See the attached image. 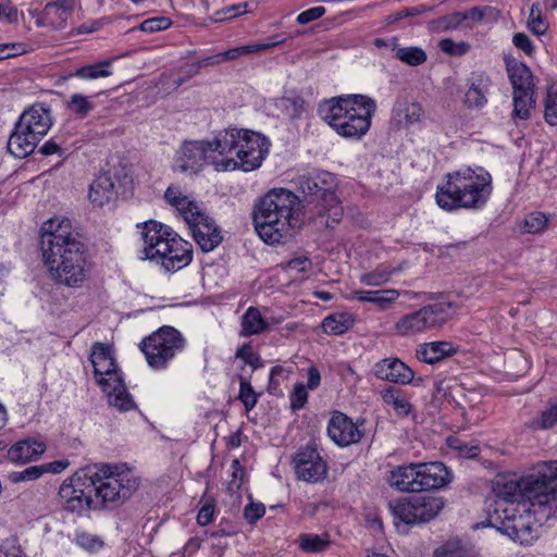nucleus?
Here are the masks:
<instances>
[{
  "label": "nucleus",
  "mask_w": 557,
  "mask_h": 557,
  "mask_svg": "<svg viewBox=\"0 0 557 557\" xmlns=\"http://www.w3.org/2000/svg\"><path fill=\"white\" fill-rule=\"evenodd\" d=\"M165 200L174 207L187 224L199 219L202 213L196 202L189 200L178 187L169 186L164 193Z\"/></svg>",
  "instance_id": "nucleus-23"
},
{
  "label": "nucleus",
  "mask_w": 557,
  "mask_h": 557,
  "mask_svg": "<svg viewBox=\"0 0 557 557\" xmlns=\"http://www.w3.org/2000/svg\"><path fill=\"white\" fill-rule=\"evenodd\" d=\"M557 423V404L544 410L540 418V426L548 429Z\"/></svg>",
  "instance_id": "nucleus-64"
},
{
  "label": "nucleus",
  "mask_w": 557,
  "mask_h": 557,
  "mask_svg": "<svg viewBox=\"0 0 557 557\" xmlns=\"http://www.w3.org/2000/svg\"><path fill=\"white\" fill-rule=\"evenodd\" d=\"M374 374L377 379L396 384H409L412 382L413 371L398 358H385L374 366Z\"/></svg>",
  "instance_id": "nucleus-20"
},
{
  "label": "nucleus",
  "mask_w": 557,
  "mask_h": 557,
  "mask_svg": "<svg viewBox=\"0 0 557 557\" xmlns=\"http://www.w3.org/2000/svg\"><path fill=\"white\" fill-rule=\"evenodd\" d=\"M327 434L335 444L342 447L357 443L362 437L358 426L342 412H336L329 421Z\"/></svg>",
  "instance_id": "nucleus-19"
},
{
  "label": "nucleus",
  "mask_w": 557,
  "mask_h": 557,
  "mask_svg": "<svg viewBox=\"0 0 557 557\" xmlns=\"http://www.w3.org/2000/svg\"><path fill=\"white\" fill-rule=\"evenodd\" d=\"M215 147L220 156L235 151L240 170L258 169L269 152L270 141L260 133L245 128H226L215 135Z\"/></svg>",
  "instance_id": "nucleus-8"
},
{
  "label": "nucleus",
  "mask_w": 557,
  "mask_h": 557,
  "mask_svg": "<svg viewBox=\"0 0 557 557\" xmlns=\"http://www.w3.org/2000/svg\"><path fill=\"white\" fill-rule=\"evenodd\" d=\"M114 183L108 173H102L89 187V199L97 207H103L114 198Z\"/></svg>",
  "instance_id": "nucleus-30"
},
{
  "label": "nucleus",
  "mask_w": 557,
  "mask_h": 557,
  "mask_svg": "<svg viewBox=\"0 0 557 557\" xmlns=\"http://www.w3.org/2000/svg\"><path fill=\"white\" fill-rule=\"evenodd\" d=\"M513 45L522 50L525 54L532 55L534 53V46L531 39L524 33H517L512 37Z\"/></svg>",
  "instance_id": "nucleus-63"
},
{
  "label": "nucleus",
  "mask_w": 557,
  "mask_h": 557,
  "mask_svg": "<svg viewBox=\"0 0 557 557\" xmlns=\"http://www.w3.org/2000/svg\"><path fill=\"white\" fill-rule=\"evenodd\" d=\"M454 308L451 301L436 302L421 308L428 330L442 326L451 317Z\"/></svg>",
  "instance_id": "nucleus-31"
},
{
  "label": "nucleus",
  "mask_w": 557,
  "mask_h": 557,
  "mask_svg": "<svg viewBox=\"0 0 557 557\" xmlns=\"http://www.w3.org/2000/svg\"><path fill=\"white\" fill-rule=\"evenodd\" d=\"M44 474V468L40 466H32L22 471H14L10 473L9 478L11 482L18 483L25 481H34Z\"/></svg>",
  "instance_id": "nucleus-51"
},
{
  "label": "nucleus",
  "mask_w": 557,
  "mask_h": 557,
  "mask_svg": "<svg viewBox=\"0 0 557 557\" xmlns=\"http://www.w3.org/2000/svg\"><path fill=\"white\" fill-rule=\"evenodd\" d=\"M403 112H404V117L406 120V125H412V124L420 122L421 117L423 115V109L417 102L407 104L404 108Z\"/></svg>",
  "instance_id": "nucleus-57"
},
{
  "label": "nucleus",
  "mask_w": 557,
  "mask_h": 557,
  "mask_svg": "<svg viewBox=\"0 0 557 557\" xmlns=\"http://www.w3.org/2000/svg\"><path fill=\"white\" fill-rule=\"evenodd\" d=\"M265 512V507L261 503H250L244 509V517L250 523H256Z\"/></svg>",
  "instance_id": "nucleus-58"
},
{
  "label": "nucleus",
  "mask_w": 557,
  "mask_h": 557,
  "mask_svg": "<svg viewBox=\"0 0 557 557\" xmlns=\"http://www.w3.org/2000/svg\"><path fill=\"white\" fill-rule=\"evenodd\" d=\"M39 141L40 139L28 131L21 128V125L16 122L15 128L8 140V149L16 158H25L35 150Z\"/></svg>",
  "instance_id": "nucleus-26"
},
{
  "label": "nucleus",
  "mask_w": 557,
  "mask_h": 557,
  "mask_svg": "<svg viewBox=\"0 0 557 557\" xmlns=\"http://www.w3.org/2000/svg\"><path fill=\"white\" fill-rule=\"evenodd\" d=\"M44 262L52 278L69 287H79L88 275L86 245L73 231L72 221L54 216L41 226Z\"/></svg>",
  "instance_id": "nucleus-1"
},
{
  "label": "nucleus",
  "mask_w": 557,
  "mask_h": 557,
  "mask_svg": "<svg viewBox=\"0 0 557 557\" xmlns=\"http://www.w3.org/2000/svg\"><path fill=\"white\" fill-rule=\"evenodd\" d=\"M218 152L215 147V138L209 140H189L184 141L176 151L173 169L185 173H197L203 165L209 164L211 153Z\"/></svg>",
  "instance_id": "nucleus-14"
},
{
  "label": "nucleus",
  "mask_w": 557,
  "mask_h": 557,
  "mask_svg": "<svg viewBox=\"0 0 557 557\" xmlns=\"http://www.w3.org/2000/svg\"><path fill=\"white\" fill-rule=\"evenodd\" d=\"M528 26L535 35H543L548 28L546 22L542 17V10L539 3H533L530 8Z\"/></svg>",
  "instance_id": "nucleus-49"
},
{
  "label": "nucleus",
  "mask_w": 557,
  "mask_h": 557,
  "mask_svg": "<svg viewBox=\"0 0 557 557\" xmlns=\"http://www.w3.org/2000/svg\"><path fill=\"white\" fill-rule=\"evenodd\" d=\"M423 317L421 309L407 314L396 323V329L403 335L414 334L428 330Z\"/></svg>",
  "instance_id": "nucleus-39"
},
{
  "label": "nucleus",
  "mask_w": 557,
  "mask_h": 557,
  "mask_svg": "<svg viewBox=\"0 0 557 557\" xmlns=\"http://www.w3.org/2000/svg\"><path fill=\"white\" fill-rule=\"evenodd\" d=\"M544 117L549 125H557V84L550 85L547 89Z\"/></svg>",
  "instance_id": "nucleus-46"
},
{
  "label": "nucleus",
  "mask_w": 557,
  "mask_h": 557,
  "mask_svg": "<svg viewBox=\"0 0 557 557\" xmlns=\"http://www.w3.org/2000/svg\"><path fill=\"white\" fill-rule=\"evenodd\" d=\"M308 393L302 383L295 385L294 391L290 395V407L293 410L301 409L307 403Z\"/></svg>",
  "instance_id": "nucleus-56"
},
{
  "label": "nucleus",
  "mask_w": 557,
  "mask_h": 557,
  "mask_svg": "<svg viewBox=\"0 0 557 557\" xmlns=\"http://www.w3.org/2000/svg\"><path fill=\"white\" fill-rule=\"evenodd\" d=\"M141 235L146 258L161 263L165 271L174 272L190 263L191 244L174 234L169 226L150 220L144 223Z\"/></svg>",
  "instance_id": "nucleus-5"
},
{
  "label": "nucleus",
  "mask_w": 557,
  "mask_h": 557,
  "mask_svg": "<svg viewBox=\"0 0 557 557\" xmlns=\"http://www.w3.org/2000/svg\"><path fill=\"white\" fill-rule=\"evenodd\" d=\"M395 520L405 524L424 523L434 519L444 507V502L434 496H411L388 504Z\"/></svg>",
  "instance_id": "nucleus-13"
},
{
  "label": "nucleus",
  "mask_w": 557,
  "mask_h": 557,
  "mask_svg": "<svg viewBox=\"0 0 557 557\" xmlns=\"http://www.w3.org/2000/svg\"><path fill=\"white\" fill-rule=\"evenodd\" d=\"M548 223V216L543 212H532L524 218L523 230L529 234L543 232Z\"/></svg>",
  "instance_id": "nucleus-48"
},
{
  "label": "nucleus",
  "mask_w": 557,
  "mask_h": 557,
  "mask_svg": "<svg viewBox=\"0 0 557 557\" xmlns=\"http://www.w3.org/2000/svg\"><path fill=\"white\" fill-rule=\"evenodd\" d=\"M284 110L292 119L298 117L305 109V101L300 97H287L282 100Z\"/></svg>",
  "instance_id": "nucleus-54"
},
{
  "label": "nucleus",
  "mask_w": 557,
  "mask_h": 557,
  "mask_svg": "<svg viewBox=\"0 0 557 557\" xmlns=\"http://www.w3.org/2000/svg\"><path fill=\"white\" fill-rule=\"evenodd\" d=\"M17 123L41 140L52 126L51 111L44 103H35L21 114Z\"/></svg>",
  "instance_id": "nucleus-17"
},
{
  "label": "nucleus",
  "mask_w": 557,
  "mask_h": 557,
  "mask_svg": "<svg viewBox=\"0 0 557 557\" xmlns=\"http://www.w3.org/2000/svg\"><path fill=\"white\" fill-rule=\"evenodd\" d=\"M294 468L298 479L308 483L323 481L329 467L320 453L312 447L300 449L294 457Z\"/></svg>",
  "instance_id": "nucleus-15"
},
{
  "label": "nucleus",
  "mask_w": 557,
  "mask_h": 557,
  "mask_svg": "<svg viewBox=\"0 0 557 557\" xmlns=\"http://www.w3.org/2000/svg\"><path fill=\"white\" fill-rule=\"evenodd\" d=\"M171 25V20L164 16L147 18L139 25L140 30L145 33H154L166 29Z\"/></svg>",
  "instance_id": "nucleus-53"
},
{
  "label": "nucleus",
  "mask_w": 557,
  "mask_h": 557,
  "mask_svg": "<svg viewBox=\"0 0 557 557\" xmlns=\"http://www.w3.org/2000/svg\"><path fill=\"white\" fill-rule=\"evenodd\" d=\"M395 59L399 60L400 62H403L407 65L418 66V65L423 64L426 61L428 55H426V52L420 47H416V46L403 47V46H400L399 48H396Z\"/></svg>",
  "instance_id": "nucleus-40"
},
{
  "label": "nucleus",
  "mask_w": 557,
  "mask_h": 557,
  "mask_svg": "<svg viewBox=\"0 0 557 557\" xmlns=\"http://www.w3.org/2000/svg\"><path fill=\"white\" fill-rule=\"evenodd\" d=\"M330 541L322 539L318 534L304 533L299 535V546L307 553H320L325 550Z\"/></svg>",
  "instance_id": "nucleus-44"
},
{
  "label": "nucleus",
  "mask_w": 557,
  "mask_h": 557,
  "mask_svg": "<svg viewBox=\"0 0 557 557\" xmlns=\"http://www.w3.org/2000/svg\"><path fill=\"white\" fill-rule=\"evenodd\" d=\"M66 108L79 117H85L94 109V104L89 101L88 97L74 94L67 101Z\"/></svg>",
  "instance_id": "nucleus-47"
},
{
  "label": "nucleus",
  "mask_w": 557,
  "mask_h": 557,
  "mask_svg": "<svg viewBox=\"0 0 557 557\" xmlns=\"http://www.w3.org/2000/svg\"><path fill=\"white\" fill-rule=\"evenodd\" d=\"M434 557H474V555L459 541H448L434 550Z\"/></svg>",
  "instance_id": "nucleus-42"
},
{
  "label": "nucleus",
  "mask_w": 557,
  "mask_h": 557,
  "mask_svg": "<svg viewBox=\"0 0 557 557\" xmlns=\"http://www.w3.org/2000/svg\"><path fill=\"white\" fill-rule=\"evenodd\" d=\"M355 319L348 313L331 314L322 322L323 331L326 334L342 335L352 327Z\"/></svg>",
  "instance_id": "nucleus-38"
},
{
  "label": "nucleus",
  "mask_w": 557,
  "mask_h": 557,
  "mask_svg": "<svg viewBox=\"0 0 557 557\" xmlns=\"http://www.w3.org/2000/svg\"><path fill=\"white\" fill-rule=\"evenodd\" d=\"M381 396L384 404L391 406L397 416L405 417L410 412L411 405L401 389L388 386L381 392Z\"/></svg>",
  "instance_id": "nucleus-35"
},
{
  "label": "nucleus",
  "mask_w": 557,
  "mask_h": 557,
  "mask_svg": "<svg viewBox=\"0 0 557 557\" xmlns=\"http://www.w3.org/2000/svg\"><path fill=\"white\" fill-rule=\"evenodd\" d=\"M73 10V1L61 0L55 2H48L44 8V14L51 17V24L55 28L62 29L65 27V24L71 17Z\"/></svg>",
  "instance_id": "nucleus-34"
},
{
  "label": "nucleus",
  "mask_w": 557,
  "mask_h": 557,
  "mask_svg": "<svg viewBox=\"0 0 557 557\" xmlns=\"http://www.w3.org/2000/svg\"><path fill=\"white\" fill-rule=\"evenodd\" d=\"M99 509L113 508L127 500L139 487V478L125 465L103 463L87 469Z\"/></svg>",
  "instance_id": "nucleus-6"
},
{
  "label": "nucleus",
  "mask_w": 557,
  "mask_h": 557,
  "mask_svg": "<svg viewBox=\"0 0 557 557\" xmlns=\"http://www.w3.org/2000/svg\"><path fill=\"white\" fill-rule=\"evenodd\" d=\"M492 194V176L488 172H475L467 168L447 174V182L437 187L436 203L446 211L459 208L480 209Z\"/></svg>",
  "instance_id": "nucleus-4"
},
{
  "label": "nucleus",
  "mask_w": 557,
  "mask_h": 557,
  "mask_svg": "<svg viewBox=\"0 0 557 557\" xmlns=\"http://www.w3.org/2000/svg\"><path fill=\"white\" fill-rule=\"evenodd\" d=\"M465 16L461 14V12H455L438 20L440 26L445 30L456 29L462 25Z\"/></svg>",
  "instance_id": "nucleus-60"
},
{
  "label": "nucleus",
  "mask_w": 557,
  "mask_h": 557,
  "mask_svg": "<svg viewBox=\"0 0 557 557\" xmlns=\"http://www.w3.org/2000/svg\"><path fill=\"white\" fill-rule=\"evenodd\" d=\"M238 398L243 403L246 411L253 409L258 403V395L252 388L249 379L239 377V394Z\"/></svg>",
  "instance_id": "nucleus-45"
},
{
  "label": "nucleus",
  "mask_w": 557,
  "mask_h": 557,
  "mask_svg": "<svg viewBox=\"0 0 557 557\" xmlns=\"http://www.w3.org/2000/svg\"><path fill=\"white\" fill-rule=\"evenodd\" d=\"M457 348L450 342H430L417 347V358L425 363L433 364L455 355Z\"/></svg>",
  "instance_id": "nucleus-28"
},
{
  "label": "nucleus",
  "mask_w": 557,
  "mask_h": 557,
  "mask_svg": "<svg viewBox=\"0 0 557 557\" xmlns=\"http://www.w3.org/2000/svg\"><path fill=\"white\" fill-rule=\"evenodd\" d=\"M90 361L95 379L107 394L109 404L120 411L135 408V401L116 369L110 347L102 343H96L91 349Z\"/></svg>",
  "instance_id": "nucleus-9"
},
{
  "label": "nucleus",
  "mask_w": 557,
  "mask_h": 557,
  "mask_svg": "<svg viewBox=\"0 0 557 557\" xmlns=\"http://www.w3.org/2000/svg\"><path fill=\"white\" fill-rule=\"evenodd\" d=\"M188 226L195 242L203 252L212 251L223 239L219 226L203 212L199 215V219L188 224Z\"/></svg>",
  "instance_id": "nucleus-18"
},
{
  "label": "nucleus",
  "mask_w": 557,
  "mask_h": 557,
  "mask_svg": "<svg viewBox=\"0 0 557 557\" xmlns=\"http://www.w3.org/2000/svg\"><path fill=\"white\" fill-rule=\"evenodd\" d=\"M209 164H213L216 171H233L236 169H240L238 159L235 160L233 158L224 157H222L221 159H216L212 154Z\"/></svg>",
  "instance_id": "nucleus-61"
},
{
  "label": "nucleus",
  "mask_w": 557,
  "mask_h": 557,
  "mask_svg": "<svg viewBox=\"0 0 557 557\" xmlns=\"http://www.w3.org/2000/svg\"><path fill=\"white\" fill-rule=\"evenodd\" d=\"M111 61L106 60L98 63L89 64L77 69L72 76L84 78V79H97L100 77H108L111 75L109 70Z\"/></svg>",
  "instance_id": "nucleus-41"
},
{
  "label": "nucleus",
  "mask_w": 557,
  "mask_h": 557,
  "mask_svg": "<svg viewBox=\"0 0 557 557\" xmlns=\"http://www.w3.org/2000/svg\"><path fill=\"white\" fill-rule=\"evenodd\" d=\"M498 11L491 7H475L470 10L461 12L465 16V22L471 21L472 23L482 21L485 16L496 17L498 15Z\"/></svg>",
  "instance_id": "nucleus-52"
},
{
  "label": "nucleus",
  "mask_w": 557,
  "mask_h": 557,
  "mask_svg": "<svg viewBox=\"0 0 557 557\" xmlns=\"http://www.w3.org/2000/svg\"><path fill=\"white\" fill-rule=\"evenodd\" d=\"M399 297L396 289H377V290H354L351 298L361 302H373L381 309L387 308Z\"/></svg>",
  "instance_id": "nucleus-33"
},
{
  "label": "nucleus",
  "mask_w": 557,
  "mask_h": 557,
  "mask_svg": "<svg viewBox=\"0 0 557 557\" xmlns=\"http://www.w3.org/2000/svg\"><path fill=\"white\" fill-rule=\"evenodd\" d=\"M46 450V444L35 438H25L15 443L8 451L9 459L16 463H26L38 458Z\"/></svg>",
  "instance_id": "nucleus-27"
},
{
  "label": "nucleus",
  "mask_w": 557,
  "mask_h": 557,
  "mask_svg": "<svg viewBox=\"0 0 557 557\" xmlns=\"http://www.w3.org/2000/svg\"><path fill=\"white\" fill-rule=\"evenodd\" d=\"M74 542L88 553H97L104 546V542L99 535L87 531H77Z\"/></svg>",
  "instance_id": "nucleus-43"
},
{
  "label": "nucleus",
  "mask_w": 557,
  "mask_h": 557,
  "mask_svg": "<svg viewBox=\"0 0 557 557\" xmlns=\"http://www.w3.org/2000/svg\"><path fill=\"white\" fill-rule=\"evenodd\" d=\"M418 492L436 490L448 482V470L442 462L418 463Z\"/></svg>",
  "instance_id": "nucleus-22"
},
{
  "label": "nucleus",
  "mask_w": 557,
  "mask_h": 557,
  "mask_svg": "<svg viewBox=\"0 0 557 557\" xmlns=\"http://www.w3.org/2000/svg\"><path fill=\"white\" fill-rule=\"evenodd\" d=\"M242 330L239 335L248 337L259 335L269 330V323L262 317L260 310L256 307H249L242 317Z\"/></svg>",
  "instance_id": "nucleus-32"
},
{
  "label": "nucleus",
  "mask_w": 557,
  "mask_h": 557,
  "mask_svg": "<svg viewBox=\"0 0 557 557\" xmlns=\"http://www.w3.org/2000/svg\"><path fill=\"white\" fill-rule=\"evenodd\" d=\"M298 188L308 206L325 227H333L343 216V208L335 194L336 182L330 172L304 175L297 180Z\"/></svg>",
  "instance_id": "nucleus-7"
},
{
  "label": "nucleus",
  "mask_w": 557,
  "mask_h": 557,
  "mask_svg": "<svg viewBox=\"0 0 557 557\" xmlns=\"http://www.w3.org/2000/svg\"><path fill=\"white\" fill-rule=\"evenodd\" d=\"M59 497L61 507L72 513L82 516L99 509L87 471L76 472L66 479L59 488Z\"/></svg>",
  "instance_id": "nucleus-12"
},
{
  "label": "nucleus",
  "mask_w": 557,
  "mask_h": 557,
  "mask_svg": "<svg viewBox=\"0 0 557 557\" xmlns=\"http://www.w3.org/2000/svg\"><path fill=\"white\" fill-rule=\"evenodd\" d=\"M468 89L465 94L463 104L468 109H481L487 103V94L491 78L485 73H472L467 79Z\"/></svg>",
  "instance_id": "nucleus-21"
},
{
  "label": "nucleus",
  "mask_w": 557,
  "mask_h": 557,
  "mask_svg": "<svg viewBox=\"0 0 557 557\" xmlns=\"http://www.w3.org/2000/svg\"><path fill=\"white\" fill-rule=\"evenodd\" d=\"M534 92L535 91L513 92V119L528 120L531 117V111L535 107Z\"/></svg>",
  "instance_id": "nucleus-37"
},
{
  "label": "nucleus",
  "mask_w": 557,
  "mask_h": 557,
  "mask_svg": "<svg viewBox=\"0 0 557 557\" xmlns=\"http://www.w3.org/2000/svg\"><path fill=\"white\" fill-rule=\"evenodd\" d=\"M545 490V483L539 474H531L522 478L504 476L496 482L495 492L498 497L511 505L530 504L533 512L543 513V502L540 499L542 491Z\"/></svg>",
  "instance_id": "nucleus-10"
},
{
  "label": "nucleus",
  "mask_w": 557,
  "mask_h": 557,
  "mask_svg": "<svg viewBox=\"0 0 557 557\" xmlns=\"http://www.w3.org/2000/svg\"><path fill=\"white\" fill-rule=\"evenodd\" d=\"M550 472L539 473V476L545 483V490L542 491L540 499L543 502V515L548 519L557 513V461L552 462Z\"/></svg>",
  "instance_id": "nucleus-25"
},
{
  "label": "nucleus",
  "mask_w": 557,
  "mask_h": 557,
  "mask_svg": "<svg viewBox=\"0 0 557 557\" xmlns=\"http://www.w3.org/2000/svg\"><path fill=\"white\" fill-rule=\"evenodd\" d=\"M389 280V273L382 271H374L371 273L362 274L360 277L361 283L367 286H380Z\"/></svg>",
  "instance_id": "nucleus-59"
},
{
  "label": "nucleus",
  "mask_w": 557,
  "mask_h": 557,
  "mask_svg": "<svg viewBox=\"0 0 557 557\" xmlns=\"http://www.w3.org/2000/svg\"><path fill=\"white\" fill-rule=\"evenodd\" d=\"M26 47L24 44H1L0 45V60L12 58L25 53Z\"/></svg>",
  "instance_id": "nucleus-62"
},
{
  "label": "nucleus",
  "mask_w": 557,
  "mask_h": 557,
  "mask_svg": "<svg viewBox=\"0 0 557 557\" xmlns=\"http://www.w3.org/2000/svg\"><path fill=\"white\" fill-rule=\"evenodd\" d=\"M440 48L443 52L450 55H462L469 50V45L466 42H455L454 40L446 38L440 41Z\"/></svg>",
  "instance_id": "nucleus-55"
},
{
  "label": "nucleus",
  "mask_w": 557,
  "mask_h": 557,
  "mask_svg": "<svg viewBox=\"0 0 557 557\" xmlns=\"http://www.w3.org/2000/svg\"><path fill=\"white\" fill-rule=\"evenodd\" d=\"M522 510L517 516H506L502 522L499 530L507 534L510 539L522 545L530 544L534 539V522L531 515V506L522 504Z\"/></svg>",
  "instance_id": "nucleus-16"
},
{
  "label": "nucleus",
  "mask_w": 557,
  "mask_h": 557,
  "mask_svg": "<svg viewBox=\"0 0 557 557\" xmlns=\"http://www.w3.org/2000/svg\"><path fill=\"white\" fill-rule=\"evenodd\" d=\"M418 463L399 466L391 471L389 485L399 492L418 493Z\"/></svg>",
  "instance_id": "nucleus-24"
},
{
  "label": "nucleus",
  "mask_w": 557,
  "mask_h": 557,
  "mask_svg": "<svg viewBox=\"0 0 557 557\" xmlns=\"http://www.w3.org/2000/svg\"><path fill=\"white\" fill-rule=\"evenodd\" d=\"M299 198L284 188L267 193L255 205L252 216L256 232L267 244H278L292 236L299 225Z\"/></svg>",
  "instance_id": "nucleus-2"
},
{
  "label": "nucleus",
  "mask_w": 557,
  "mask_h": 557,
  "mask_svg": "<svg viewBox=\"0 0 557 557\" xmlns=\"http://www.w3.org/2000/svg\"><path fill=\"white\" fill-rule=\"evenodd\" d=\"M509 81L516 91H535L534 76L531 70L521 62H507Z\"/></svg>",
  "instance_id": "nucleus-29"
},
{
  "label": "nucleus",
  "mask_w": 557,
  "mask_h": 557,
  "mask_svg": "<svg viewBox=\"0 0 557 557\" xmlns=\"http://www.w3.org/2000/svg\"><path fill=\"white\" fill-rule=\"evenodd\" d=\"M185 339L172 326H162L140 344L148 364L153 369H163L174 356L184 348Z\"/></svg>",
  "instance_id": "nucleus-11"
},
{
  "label": "nucleus",
  "mask_w": 557,
  "mask_h": 557,
  "mask_svg": "<svg viewBox=\"0 0 557 557\" xmlns=\"http://www.w3.org/2000/svg\"><path fill=\"white\" fill-rule=\"evenodd\" d=\"M235 356L236 358L242 359L246 364L250 366L252 371L263 366L260 356L253 351L249 344H245L238 348Z\"/></svg>",
  "instance_id": "nucleus-50"
},
{
  "label": "nucleus",
  "mask_w": 557,
  "mask_h": 557,
  "mask_svg": "<svg viewBox=\"0 0 557 557\" xmlns=\"http://www.w3.org/2000/svg\"><path fill=\"white\" fill-rule=\"evenodd\" d=\"M375 109L370 97L347 95L324 100L319 113L339 136L360 139L369 131Z\"/></svg>",
  "instance_id": "nucleus-3"
},
{
  "label": "nucleus",
  "mask_w": 557,
  "mask_h": 557,
  "mask_svg": "<svg viewBox=\"0 0 557 557\" xmlns=\"http://www.w3.org/2000/svg\"><path fill=\"white\" fill-rule=\"evenodd\" d=\"M285 41V38H282L278 35H275L274 37L270 38L268 41L259 42V44H252V45H246L236 47L233 49H228L221 53L222 61H228V60H235L238 57L247 53H253L261 50H267L269 48L275 47L280 44H283Z\"/></svg>",
  "instance_id": "nucleus-36"
}]
</instances>
